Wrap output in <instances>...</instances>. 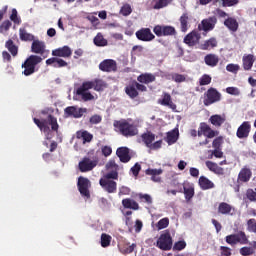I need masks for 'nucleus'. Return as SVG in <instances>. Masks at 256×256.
Segmentation results:
<instances>
[{
	"label": "nucleus",
	"mask_w": 256,
	"mask_h": 256,
	"mask_svg": "<svg viewBox=\"0 0 256 256\" xmlns=\"http://www.w3.org/2000/svg\"><path fill=\"white\" fill-rule=\"evenodd\" d=\"M226 121H227V116H225V114L223 115L215 114L209 118V122L214 127H221V125H223V123H225Z\"/></svg>",
	"instance_id": "nucleus-27"
},
{
	"label": "nucleus",
	"mask_w": 256,
	"mask_h": 256,
	"mask_svg": "<svg viewBox=\"0 0 256 256\" xmlns=\"http://www.w3.org/2000/svg\"><path fill=\"white\" fill-rule=\"evenodd\" d=\"M85 83H91L94 91H103L107 87V83L101 79H95L94 81H86Z\"/></svg>",
	"instance_id": "nucleus-38"
},
{
	"label": "nucleus",
	"mask_w": 256,
	"mask_h": 256,
	"mask_svg": "<svg viewBox=\"0 0 256 256\" xmlns=\"http://www.w3.org/2000/svg\"><path fill=\"white\" fill-rule=\"evenodd\" d=\"M145 175H149L151 177V181L154 183H161V177L159 175H163V169L148 168L145 170Z\"/></svg>",
	"instance_id": "nucleus-22"
},
{
	"label": "nucleus",
	"mask_w": 256,
	"mask_h": 256,
	"mask_svg": "<svg viewBox=\"0 0 256 256\" xmlns=\"http://www.w3.org/2000/svg\"><path fill=\"white\" fill-rule=\"evenodd\" d=\"M153 33L156 37H173V35H177V30L173 26L156 25L153 28Z\"/></svg>",
	"instance_id": "nucleus-5"
},
{
	"label": "nucleus",
	"mask_w": 256,
	"mask_h": 256,
	"mask_svg": "<svg viewBox=\"0 0 256 256\" xmlns=\"http://www.w3.org/2000/svg\"><path fill=\"white\" fill-rule=\"evenodd\" d=\"M100 179H103L106 181H115V180L119 179V172H117V170H112V171L104 174L103 177Z\"/></svg>",
	"instance_id": "nucleus-43"
},
{
	"label": "nucleus",
	"mask_w": 256,
	"mask_h": 256,
	"mask_svg": "<svg viewBox=\"0 0 256 256\" xmlns=\"http://www.w3.org/2000/svg\"><path fill=\"white\" fill-rule=\"evenodd\" d=\"M156 227L159 231H161V229H167V227H169V218L160 219L156 224Z\"/></svg>",
	"instance_id": "nucleus-54"
},
{
	"label": "nucleus",
	"mask_w": 256,
	"mask_h": 256,
	"mask_svg": "<svg viewBox=\"0 0 256 256\" xmlns=\"http://www.w3.org/2000/svg\"><path fill=\"white\" fill-rule=\"evenodd\" d=\"M141 139L146 147L149 148L153 144V141H155V134L151 131L145 132L141 135Z\"/></svg>",
	"instance_id": "nucleus-35"
},
{
	"label": "nucleus",
	"mask_w": 256,
	"mask_h": 256,
	"mask_svg": "<svg viewBox=\"0 0 256 256\" xmlns=\"http://www.w3.org/2000/svg\"><path fill=\"white\" fill-rule=\"evenodd\" d=\"M156 247L161 249V251H171L173 249V237H171V232L165 230L156 242Z\"/></svg>",
	"instance_id": "nucleus-2"
},
{
	"label": "nucleus",
	"mask_w": 256,
	"mask_h": 256,
	"mask_svg": "<svg viewBox=\"0 0 256 256\" xmlns=\"http://www.w3.org/2000/svg\"><path fill=\"white\" fill-rule=\"evenodd\" d=\"M93 43L94 45H96V47H107L108 45L107 39H105V37H103V34L101 33H98L94 37Z\"/></svg>",
	"instance_id": "nucleus-41"
},
{
	"label": "nucleus",
	"mask_w": 256,
	"mask_h": 256,
	"mask_svg": "<svg viewBox=\"0 0 256 256\" xmlns=\"http://www.w3.org/2000/svg\"><path fill=\"white\" fill-rule=\"evenodd\" d=\"M46 65H48L50 67H54V69H61L63 67H67L69 65V63H67V61H65L61 58H57V56H56V57L47 59Z\"/></svg>",
	"instance_id": "nucleus-19"
},
{
	"label": "nucleus",
	"mask_w": 256,
	"mask_h": 256,
	"mask_svg": "<svg viewBox=\"0 0 256 256\" xmlns=\"http://www.w3.org/2000/svg\"><path fill=\"white\" fill-rule=\"evenodd\" d=\"M10 20L13 21L16 25H19L21 23V19L17 16V9H12V13L10 15Z\"/></svg>",
	"instance_id": "nucleus-59"
},
{
	"label": "nucleus",
	"mask_w": 256,
	"mask_h": 256,
	"mask_svg": "<svg viewBox=\"0 0 256 256\" xmlns=\"http://www.w3.org/2000/svg\"><path fill=\"white\" fill-rule=\"evenodd\" d=\"M185 247H187V242H185V240H181V241L175 242L173 246V251H183Z\"/></svg>",
	"instance_id": "nucleus-55"
},
{
	"label": "nucleus",
	"mask_w": 256,
	"mask_h": 256,
	"mask_svg": "<svg viewBox=\"0 0 256 256\" xmlns=\"http://www.w3.org/2000/svg\"><path fill=\"white\" fill-rule=\"evenodd\" d=\"M225 241L228 245H231L232 247L234 245H237L238 243H240V245H249V237L243 231H239L236 234H230L226 236Z\"/></svg>",
	"instance_id": "nucleus-3"
},
{
	"label": "nucleus",
	"mask_w": 256,
	"mask_h": 256,
	"mask_svg": "<svg viewBox=\"0 0 256 256\" xmlns=\"http://www.w3.org/2000/svg\"><path fill=\"white\" fill-rule=\"evenodd\" d=\"M239 3V0H222V7H233Z\"/></svg>",
	"instance_id": "nucleus-63"
},
{
	"label": "nucleus",
	"mask_w": 256,
	"mask_h": 256,
	"mask_svg": "<svg viewBox=\"0 0 256 256\" xmlns=\"http://www.w3.org/2000/svg\"><path fill=\"white\" fill-rule=\"evenodd\" d=\"M249 133H251V122L244 121L236 131V137L238 139H247L249 137Z\"/></svg>",
	"instance_id": "nucleus-13"
},
{
	"label": "nucleus",
	"mask_w": 256,
	"mask_h": 256,
	"mask_svg": "<svg viewBox=\"0 0 256 256\" xmlns=\"http://www.w3.org/2000/svg\"><path fill=\"white\" fill-rule=\"evenodd\" d=\"M212 81V78L209 74H204L201 76V78L199 79V85L201 87L205 86V85H210Z\"/></svg>",
	"instance_id": "nucleus-53"
},
{
	"label": "nucleus",
	"mask_w": 256,
	"mask_h": 256,
	"mask_svg": "<svg viewBox=\"0 0 256 256\" xmlns=\"http://www.w3.org/2000/svg\"><path fill=\"white\" fill-rule=\"evenodd\" d=\"M73 55V50L69 46H63L52 50L53 57H63L64 59H69Z\"/></svg>",
	"instance_id": "nucleus-16"
},
{
	"label": "nucleus",
	"mask_w": 256,
	"mask_h": 256,
	"mask_svg": "<svg viewBox=\"0 0 256 256\" xmlns=\"http://www.w3.org/2000/svg\"><path fill=\"white\" fill-rule=\"evenodd\" d=\"M137 81L144 85H149V83H153L155 81V75L151 73H144L137 77Z\"/></svg>",
	"instance_id": "nucleus-33"
},
{
	"label": "nucleus",
	"mask_w": 256,
	"mask_h": 256,
	"mask_svg": "<svg viewBox=\"0 0 256 256\" xmlns=\"http://www.w3.org/2000/svg\"><path fill=\"white\" fill-rule=\"evenodd\" d=\"M247 225H248V231H250L251 233H256V221H255V219L248 220Z\"/></svg>",
	"instance_id": "nucleus-62"
},
{
	"label": "nucleus",
	"mask_w": 256,
	"mask_h": 256,
	"mask_svg": "<svg viewBox=\"0 0 256 256\" xmlns=\"http://www.w3.org/2000/svg\"><path fill=\"white\" fill-rule=\"evenodd\" d=\"M85 113H87V108H79L78 106H68L64 109L66 118L81 119Z\"/></svg>",
	"instance_id": "nucleus-8"
},
{
	"label": "nucleus",
	"mask_w": 256,
	"mask_h": 256,
	"mask_svg": "<svg viewBox=\"0 0 256 256\" xmlns=\"http://www.w3.org/2000/svg\"><path fill=\"white\" fill-rule=\"evenodd\" d=\"M33 53H38L39 55H45V42L34 40Z\"/></svg>",
	"instance_id": "nucleus-37"
},
{
	"label": "nucleus",
	"mask_w": 256,
	"mask_h": 256,
	"mask_svg": "<svg viewBox=\"0 0 256 256\" xmlns=\"http://www.w3.org/2000/svg\"><path fill=\"white\" fill-rule=\"evenodd\" d=\"M22 69H24L22 73L26 77H29V75H33V55H30L25 60V62L22 64Z\"/></svg>",
	"instance_id": "nucleus-25"
},
{
	"label": "nucleus",
	"mask_w": 256,
	"mask_h": 256,
	"mask_svg": "<svg viewBox=\"0 0 256 256\" xmlns=\"http://www.w3.org/2000/svg\"><path fill=\"white\" fill-rule=\"evenodd\" d=\"M99 69L103 71V73H115V71H117V62L113 59L103 60L99 64Z\"/></svg>",
	"instance_id": "nucleus-11"
},
{
	"label": "nucleus",
	"mask_w": 256,
	"mask_h": 256,
	"mask_svg": "<svg viewBox=\"0 0 256 256\" xmlns=\"http://www.w3.org/2000/svg\"><path fill=\"white\" fill-rule=\"evenodd\" d=\"M101 121H103V118L101 117V115H93L90 117L89 122L91 123V125H98V123H101Z\"/></svg>",
	"instance_id": "nucleus-60"
},
{
	"label": "nucleus",
	"mask_w": 256,
	"mask_h": 256,
	"mask_svg": "<svg viewBox=\"0 0 256 256\" xmlns=\"http://www.w3.org/2000/svg\"><path fill=\"white\" fill-rule=\"evenodd\" d=\"M48 124L51 126L52 131L56 133L59 131V123H57V118L53 115H48Z\"/></svg>",
	"instance_id": "nucleus-44"
},
{
	"label": "nucleus",
	"mask_w": 256,
	"mask_h": 256,
	"mask_svg": "<svg viewBox=\"0 0 256 256\" xmlns=\"http://www.w3.org/2000/svg\"><path fill=\"white\" fill-rule=\"evenodd\" d=\"M240 69L239 64H228L226 66V71H228L229 73H237Z\"/></svg>",
	"instance_id": "nucleus-61"
},
{
	"label": "nucleus",
	"mask_w": 256,
	"mask_h": 256,
	"mask_svg": "<svg viewBox=\"0 0 256 256\" xmlns=\"http://www.w3.org/2000/svg\"><path fill=\"white\" fill-rule=\"evenodd\" d=\"M224 25L227 27V29H229V31H232V33H236V31L239 29V22H237V19L233 17H228L224 21Z\"/></svg>",
	"instance_id": "nucleus-28"
},
{
	"label": "nucleus",
	"mask_w": 256,
	"mask_h": 256,
	"mask_svg": "<svg viewBox=\"0 0 256 256\" xmlns=\"http://www.w3.org/2000/svg\"><path fill=\"white\" fill-rule=\"evenodd\" d=\"M221 101V94L217 91V88L210 87L205 93L203 98V105L209 107L213 103H219Z\"/></svg>",
	"instance_id": "nucleus-4"
},
{
	"label": "nucleus",
	"mask_w": 256,
	"mask_h": 256,
	"mask_svg": "<svg viewBox=\"0 0 256 256\" xmlns=\"http://www.w3.org/2000/svg\"><path fill=\"white\" fill-rule=\"evenodd\" d=\"M19 33L21 41H33V35L28 33L25 28H20Z\"/></svg>",
	"instance_id": "nucleus-47"
},
{
	"label": "nucleus",
	"mask_w": 256,
	"mask_h": 256,
	"mask_svg": "<svg viewBox=\"0 0 256 256\" xmlns=\"http://www.w3.org/2000/svg\"><path fill=\"white\" fill-rule=\"evenodd\" d=\"M136 38L138 41L149 43L155 39V34L151 32L150 28H141L140 30L136 31Z\"/></svg>",
	"instance_id": "nucleus-9"
},
{
	"label": "nucleus",
	"mask_w": 256,
	"mask_h": 256,
	"mask_svg": "<svg viewBox=\"0 0 256 256\" xmlns=\"http://www.w3.org/2000/svg\"><path fill=\"white\" fill-rule=\"evenodd\" d=\"M90 89H93V84L83 82L82 85L77 88L76 94L81 97L82 101H93V99H95V96H93V94H91L90 92H87Z\"/></svg>",
	"instance_id": "nucleus-6"
},
{
	"label": "nucleus",
	"mask_w": 256,
	"mask_h": 256,
	"mask_svg": "<svg viewBox=\"0 0 256 256\" xmlns=\"http://www.w3.org/2000/svg\"><path fill=\"white\" fill-rule=\"evenodd\" d=\"M254 63H255V55L245 54L242 57V67L244 71H251V69H253Z\"/></svg>",
	"instance_id": "nucleus-21"
},
{
	"label": "nucleus",
	"mask_w": 256,
	"mask_h": 256,
	"mask_svg": "<svg viewBox=\"0 0 256 256\" xmlns=\"http://www.w3.org/2000/svg\"><path fill=\"white\" fill-rule=\"evenodd\" d=\"M78 167L81 173H87L97 167V161L90 160L89 157H84L82 161L79 162Z\"/></svg>",
	"instance_id": "nucleus-10"
},
{
	"label": "nucleus",
	"mask_w": 256,
	"mask_h": 256,
	"mask_svg": "<svg viewBox=\"0 0 256 256\" xmlns=\"http://www.w3.org/2000/svg\"><path fill=\"white\" fill-rule=\"evenodd\" d=\"M99 185L106 193H117V182L115 180H103L100 178Z\"/></svg>",
	"instance_id": "nucleus-15"
},
{
	"label": "nucleus",
	"mask_w": 256,
	"mask_h": 256,
	"mask_svg": "<svg viewBox=\"0 0 256 256\" xmlns=\"http://www.w3.org/2000/svg\"><path fill=\"white\" fill-rule=\"evenodd\" d=\"M214 47H217V39L215 38H210L200 45V49H202V51H209L214 49Z\"/></svg>",
	"instance_id": "nucleus-39"
},
{
	"label": "nucleus",
	"mask_w": 256,
	"mask_h": 256,
	"mask_svg": "<svg viewBox=\"0 0 256 256\" xmlns=\"http://www.w3.org/2000/svg\"><path fill=\"white\" fill-rule=\"evenodd\" d=\"M184 195L186 201H191L192 197H195V188L193 186L185 187L184 186Z\"/></svg>",
	"instance_id": "nucleus-46"
},
{
	"label": "nucleus",
	"mask_w": 256,
	"mask_h": 256,
	"mask_svg": "<svg viewBox=\"0 0 256 256\" xmlns=\"http://www.w3.org/2000/svg\"><path fill=\"white\" fill-rule=\"evenodd\" d=\"M218 213L220 215H233L235 213V207L227 202H221L218 206Z\"/></svg>",
	"instance_id": "nucleus-23"
},
{
	"label": "nucleus",
	"mask_w": 256,
	"mask_h": 256,
	"mask_svg": "<svg viewBox=\"0 0 256 256\" xmlns=\"http://www.w3.org/2000/svg\"><path fill=\"white\" fill-rule=\"evenodd\" d=\"M120 13L121 15H123L124 17H129V15H131V13H133V9L131 8L130 4H124L121 9H120Z\"/></svg>",
	"instance_id": "nucleus-49"
},
{
	"label": "nucleus",
	"mask_w": 256,
	"mask_h": 256,
	"mask_svg": "<svg viewBox=\"0 0 256 256\" xmlns=\"http://www.w3.org/2000/svg\"><path fill=\"white\" fill-rule=\"evenodd\" d=\"M200 39L201 34L197 30H193L184 37V43L188 45V47H195Z\"/></svg>",
	"instance_id": "nucleus-14"
},
{
	"label": "nucleus",
	"mask_w": 256,
	"mask_h": 256,
	"mask_svg": "<svg viewBox=\"0 0 256 256\" xmlns=\"http://www.w3.org/2000/svg\"><path fill=\"white\" fill-rule=\"evenodd\" d=\"M198 185L202 191H207L209 189H214L215 188V183L213 181L209 180V178L205 176H200L198 180Z\"/></svg>",
	"instance_id": "nucleus-24"
},
{
	"label": "nucleus",
	"mask_w": 256,
	"mask_h": 256,
	"mask_svg": "<svg viewBox=\"0 0 256 256\" xmlns=\"http://www.w3.org/2000/svg\"><path fill=\"white\" fill-rule=\"evenodd\" d=\"M6 49H8L9 53H11L12 57H17V54L19 53V48L17 45H15V42L13 40L9 39L5 43Z\"/></svg>",
	"instance_id": "nucleus-40"
},
{
	"label": "nucleus",
	"mask_w": 256,
	"mask_h": 256,
	"mask_svg": "<svg viewBox=\"0 0 256 256\" xmlns=\"http://www.w3.org/2000/svg\"><path fill=\"white\" fill-rule=\"evenodd\" d=\"M113 125L115 129L119 131L120 135H123V137H135V135H138L139 133L137 126L133 123H129V121L125 119L116 120Z\"/></svg>",
	"instance_id": "nucleus-1"
},
{
	"label": "nucleus",
	"mask_w": 256,
	"mask_h": 256,
	"mask_svg": "<svg viewBox=\"0 0 256 256\" xmlns=\"http://www.w3.org/2000/svg\"><path fill=\"white\" fill-rule=\"evenodd\" d=\"M125 93L128 95V97H130V99H137V97H139V91H137L135 82H132L125 87Z\"/></svg>",
	"instance_id": "nucleus-29"
},
{
	"label": "nucleus",
	"mask_w": 256,
	"mask_h": 256,
	"mask_svg": "<svg viewBox=\"0 0 256 256\" xmlns=\"http://www.w3.org/2000/svg\"><path fill=\"white\" fill-rule=\"evenodd\" d=\"M215 23H217L216 17H210L208 19L202 20L203 31H211L215 28Z\"/></svg>",
	"instance_id": "nucleus-31"
},
{
	"label": "nucleus",
	"mask_w": 256,
	"mask_h": 256,
	"mask_svg": "<svg viewBox=\"0 0 256 256\" xmlns=\"http://www.w3.org/2000/svg\"><path fill=\"white\" fill-rule=\"evenodd\" d=\"M153 3V9L159 10L165 9V7H169V5L173 3V0H154Z\"/></svg>",
	"instance_id": "nucleus-42"
},
{
	"label": "nucleus",
	"mask_w": 256,
	"mask_h": 256,
	"mask_svg": "<svg viewBox=\"0 0 256 256\" xmlns=\"http://www.w3.org/2000/svg\"><path fill=\"white\" fill-rule=\"evenodd\" d=\"M116 155L121 163H129L131 161V155L129 154V148L127 147H119L116 150Z\"/></svg>",
	"instance_id": "nucleus-20"
},
{
	"label": "nucleus",
	"mask_w": 256,
	"mask_h": 256,
	"mask_svg": "<svg viewBox=\"0 0 256 256\" xmlns=\"http://www.w3.org/2000/svg\"><path fill=\"white\" fill-rule=\"evenodd\" d=\"M221 145H223V137L222 136L215 138L212 142V147L214 149H221Z\"/></svg>",
	"instance_id": "nucleus-58"
},
{
	"label": "nucleus",
	"mask_w": 256,
	"mask_h": 256,
	"mask_svg": "<svg viewBox=\"0 0 256 256\" xmlns=\"http://www.w3.org/2000/svg\"><path fill=\"white\" fill-rule=\"evenodd\" d=\"M240 255H242V256L255 255V249H253L251 247L244 246V247L240 248Z\"/></svg>",
	"instance_id": "nucleus-52"
},
{
	"label": "nucleus",
	"mask_w": 256,
	"mask_h": 256,
	"mask_svg": "<svg viewBox=\"0 0 256 256\" xmlns=\"http://www.w3.org/2000/svg\"><path fill=\"white\" fill-rule=\"evenodd\" d=\"M251 177H253V172L251 171V168L244 166L237 177V183L238 185H243V183H249L251 181Z\"/></svg>",
	"instance_id": "nucleus-12"
},
{
	"label": "nucleus",
	"mask_w": 256,
	"mask_h": 256,
	"mask_svg": "<svg viewBox=\"0 0 256 256\" xmlns=\"http://www.w3.org/2000/svg\"><path fill=\"white\" fill-rule=\"evenodd\" d=\"M179 21L182 33H187V31L189 30V14L187 12L183 13Z\"/></svg>",
	"instance_id": "nucleus-34"
},
{
	"label": "nucleus",
	"mask_w": 256,
	"mask_h": 256,
	"mask_svg": "<svg viewBox=\"0 0 256 256\" xmlns=\"http://www.w3.org/2000/svg\"><path fill=\"white\" fill-rule=\"evenodd\" d=\"M204 62L208 67H217V65H219V56H217V54H207L204 57Z\"/></svg>",
	"instance_id": "nucleus-32"
},
{
	"label": "nucleus",
	"mask_w": 256,
	"mask_h": 256,
	"mask_svg": "<svg viewBox=\"0 0 256 256\" xmlns=\"http://www.w3.org/2000/svg\"><path fill=\"white\" fill-rule=\"evenodd\" d=\"M76 137L77 139H83V143H91V141H93V135L87 130L77 131Z\"/></svg>",
	"instance_id": "nucleus-36"
},
{
	"label": "nucleus",
	"mask_w": 256,
	"mask_h": 256,
	"mask_svg": "<svg viewBox=\"0 0 256 256\" xmlns=\"http://www.w3.org/2000/svg\"><path fill=\"white\" fill-rule=\"evenodd\" d=\"M34 123L39 127L40 131H49V127H47V124H45L44 121L34 118Z\"/></svg>",
	"instance_id": "nucleus-56"
},
{
	"label": "nucleus",
	"mask_w": 256,
	"mask_h": 256,
	"mask_svg": "<svg viewBox=\"0 0 256 256\" xmlns=\"http://www.w3.org/2000/svg\"><path fill=\"white\" fill-rule=\"evenodd\" d=\"M77 187L82 197H86V199H91V192H89V188L91 187V181L88 180V178L80 176L78 178Z\"/></svg>",
	"instance_id": "nucleus-7"
},
{
	"label": "nucleus",
	"mask_w": 256,
	"mask_h": 256,
	"mask_svg": "<svg viewBox=\"0 0 256 256\" xmlns=\"http://www.w3.org/2000/svg\"><path fill=\"white\" fill-rule=\"evenodd\" d=\"M159 105H163L164 107H169V109H172V111H175L177 109V105L173 103V100L171 99V94L167 92H163L162 99L158 100Z\"/></svg>",
	"instance_id": "nucleus-17"
},
{
	"label": "nucleus",
	"mask_w": 256,
	"mask_h": 256,
	"mask_svg": "<svg viewBox=\"0 0 256 256\" xmlns=\"http://www.w3.org/2000/svg\"><path fill=\"white\" fill-rule=\"evenodd\" d=\"M111 245V236L103 233L101 235V247H109Z\"/></svg>",
	"instance_id": "nucleus-51"
},
{
	"label": "nucleus",
	"mask_w": 256,
	"mask_h": 256,
	"mask_svg": "<svg viewBox=\"0 0 256 256\" xmlns=\"http://www.w3.org/2000/svg\"><path fill=\"white\" fill-rule=\"evenodd\" d=\"M122 206L124 209H132V211H139V203L131 198H125L122 200Z\"/></svg>",
	"instance_id": "nucleus-30"
},
{
	"label": "nucleus",
	"mask_w": 256,
	"mask_h": 256,
	"mask_svg": "<svg viewBox=\"0 0 256 256\" xmlns=\"http://www.w3.org/2000/svg\"><path fill=\"white\" fill-rule=\"evenodd\" d=\"M165 141L168 143V145L177 143V134H175V132H168Z\"/></svg>",
	"instance_id": "nucleus-50"
},
{
	"label": "nucleus",
	"mask_w": 256,
	"mask_h": 256,
	"mask_svg": "<svg viewBox=\"0 0 256 256\" xmlns=\"http://www.w3.org/2000/svg\"><path fill=\"white\" fill-rule=\"evenodd\" d=\"M186 79L185 75L182 74L175 73L172 75V80L175 81V83H185Z\"/></svg>",
	"instance_id": "nucleus-57"
},
{
	"label": "nucleus",
	"mask_w": 256,
	"mask_h": 256,
	"mask_svg": "<svg viewBox=\"0 0 256 256\" xmlns=\"http://www.w3.org/2000/svg\"><path fill=\"white\" fill-rule=\"evenodd\" d=\"M11 25H13V23H11L10 20H5L0 24V33L2 35H7V32L11 29Z\"/></svg>",
	"instance_id": "nucleus-45"
},
{
	"label": "nucleus",
	"mask_w": 256,
	"mask_h": 256,
	"mask_svg": "<svg viewBox=\"0 0 256 256\" xmlns=\"http://www.w3.org/2000/svg\"><path fill=\"white\" fill-rule=\"evenodd\" d=\"M199 128L204 132V137H207V139H213L219 135V131L211 129V126L206 122L200 123Z\"/></svg>",
	"instance_id": "nucleus-18"
},
{
	"label": "nucleus",
	"mask_w": 256,
	"mask_h": 256,
	"mask_svg": "<svg viewBox=\"0 0 256 256\" xmlns=\"http://www.w3.org/2000/svg\"><path fill=\"white\" fill-rule=\"evenodd\" d=\"M221 256H231V248L227 246H220Z\"/></svg>",
	"instance_id": "nucleus-64"
},
{
	"label": "nucleus",
	"mask_w": 256,
	"mask_h": 256,
	"mask_svg": "<svg viewBox=\"0 0 256 256\" xmlns=\"http://www.w3.org/2000/svg\"><path fill=\"white\" fill-rule=\"evenodd\" d=\"M206 167L209 169V171L215 173V175H225V169L220 167L218 163L206 161Z\"/></svg>",
	"instance_id": "nucleus-26"
},
{
	"label": "nucleus",
	"mask_w": 256,
	"mask_h": 256,
	"mask_svg": "<svg viewBox=\"0 0 256 256\" xmlns=\"http://www.w3.org/2000/svg\"><path fill=\"white\" fill-rule=\"evenodd\" d=\"M246 199L250 201V203H255L256 202V188L253 190L251 188L246 190Z\"/></svg>",
	"instance_id": "nucleus-48"
}]
</instances>
